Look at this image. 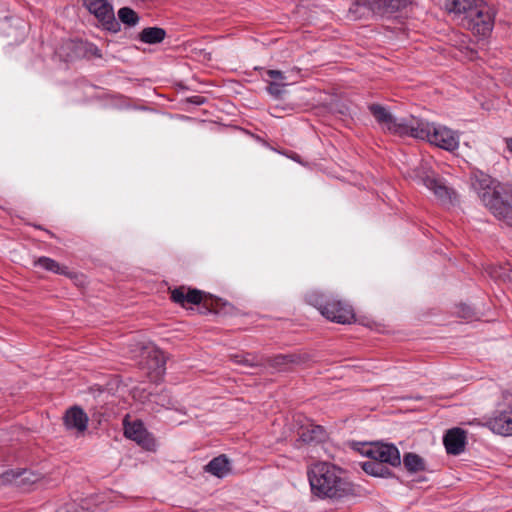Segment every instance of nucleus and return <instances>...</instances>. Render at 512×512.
Instances as JSON below:
<instances>
[{
  "mask_svg": "<svg viewBox=\"0 0 512 512\" xmlns=\"http://www.w3.org/2000/svg\"><path fill=\"white\" fill-rule=\"evenodd\" d=\"M307 477L311 493L318 499L341 501L358 495L357 487L343 475V470L329 462L310 465Z\"/></svg>",
  "mask_w": 512,
  "mask_h": 512,
  "instance_id": "obj_1",
  "label": "nucleus"
},
{
  "mask_svg": "<svg viewBox=\"0 0 512 512\" xmlns=\"http://www.w3.org/2000/svg\"><path fill=\"white\" fill-rule=\"evenodd\" d=\"M449 13L463 15V25L474 34L487 36L494 27L496 11L484 0H444Z\"/></svg>",
  "mask_w": 512,
  "mask_h": 512,
  "instance_id": "obj_2",
  "label": "nucleus"
},
{
  "mask_svg": "<svg viewBox=\"0 0 512 512\" xmlns=\"http://www.w3.org/2000/svg\"><path fill=\"white\" fill-rule=\"evenodd\" d=\"M361 453L369 458L361 463V468L371 476L391 478L394 473L388 465L392 467L401 465L400 452L393 444L382 442L364 444Z\"/></svg>",
  "mask_w": 512,
  "mask_h": 512,
  "instance_id": "obj_3",
  "label": "nucleus"
},
{
  "mask_svg": "<svg viewBox=\"0 0 512 512\" xmlns=\"http://www.w3.org/2000/svg\"><path fill=\"white\" fill-rule=\"evenodd\" d=\"M409 136L426 140L446 151H454L459 147V135L452 129L424 120H413Z\"/></svg>",
  "mask_w": 512,
  "mask_h": 512,
  "instance_id": "obj_4",
  "label": "nucleus"
},
{
  "mask_svg": "<svg viewBox=\"0 0 512 512\" xmlns=\"http://www.w3.org/2000/svg\"><path fill=\"white\" fill-rule=\"evenodd\" d=\"M307 302L317 308L326 319L339 324H350L355 320L353 307L337 296L321 292H311L306 297Z\"/></svg>",
  "mask_w": 512,
  "mask_h": 512,
  "instance_id": "obj_5",
  "label": "nucleus"
},
{
  "mask_svg": "<svg viewBox=\"0 0 512 512\" xmlns=\"http://www.w3.org/2000/svg\"><path fill=\"white\" fill-rule=\"evenodd\" d=\"M170 298L181 307H186L187 304L199 305L203 303L204 307L216 314L221 312L220 306H226V303H222L221 299L213 297L205 298L201 290L186 286H179L170 290Z\"/></svg>",
  "mask_w": 512,
  "mask_h": 512,
  "instance_id": "obj_6",
  "label": "nucleus"
},
{
  "mask_svg": "<svg viewBox=\"0 0 512 512\" xmlns=\"http://www.w3.org/2000/svg\"><path fill=\"white\" fill-rule=\"evenodd\" d=\"M370 113L384 131L399 136H409L412 122L410 124L397 120L384 106L380 104H370L368 106Z\"/></svg>",
  "mask_w": 512,
  "mask_h": 512,
  "instance_id": "obj_7",
  "label": "nucleus"
},
{
  "mask_svg": "<svg viewBox=\"0 0 512 512\" xmlns=\"http://www.w3.org/2000/svg\"><path fill=\"white\" fill-rule=\"evenodd\" d=\"M83 6L93 14L103 29L117 33L120 23L116 20L113 6L107 0H82Z\"/></svg>",
  "mask_w": 512,
  "mask_h": 512,
  "instance_id": "obj_8",
  "label": "nucleus"
},
{
  "mask_svg": "<svg viewBox=\"0 0 512 512\" xmlns=\"http://www.w3.org/2000/svg\"><path fill=\"white\" fill-rule=\"evenodd\" d=\"M479 198L498 219L512 225V206L502 197L499 190L480 192Z\"/></svg>",
  "mask_w": 512,
  "mask_h": 512,
  "instance_id": "obj_9",
  "label": "nucleus"
},
{
  "mask_svg": "<svg viewBox=\"0 0 512 512\" xmlns=\"http://www.w3.org/2000/svg\"><path fill=\"white\" fill-rule=\"evenodd\" d=\"M348 12L353 20L365 18L370 14L380 16L392 14L386 0H355Z\"/></svg>",
  "mask_w": 512,
  "mask_h": 512,
  "instance_id": "obj_10",
  "label": "nucleus"
},
{
  "mask_svg": "<svg viewBox=\"0 0 512 512\" xmlns=\"http://www.w3.org/2000/svg\"><path fill=\"white\" fill-rule=\"evenodd\" d=\"M493 433L502 436H512V404L495 411L485 424Z\"/></svg>",
  "mask_w": 512,
  "mask_h": 512,
  "instance_id": "obj_11",
  "label": "nucleus"
},
{
  "mask_svg": "<svg viewBox=\"0 0 512 512\" xmlns=\"http://www.w3.org/2000/svg\"><path fill=\"white\" fill-rule=\"evenodd\" d=\"M2 478L5 482L12 483L24 490L30 489L42 480L41 474L27 469L8 470L2 474Z\"/></svg>",
  "mask_w": 512,
  "mask_h": 512,
  "instance_id": "obj_12",
  "label": "nucleus"
},
{
  "mask_svg": "<svg viewBox=\"0 0 512 512\" xmlns=\"http://www.w3.org/2000/svg\"><path fill=\"white\" fill-rule=\"evenodd\" d=\"M89 423L88 414L78 405L66 410V429L74 430L76 437L85 436Z\"/></svg>",
  "mask_w": 512,
  "mask_h": 512,
  "instance_id": "obj_13",
  "label": "nucleus"
},
{
  "mask_svg": "<svg viewBox=\"0 0 512 512\" xmlns=\"http://www.w3.org/2000/svg\"><path fill=\"white\" fill-rule=\"evenodd\" d=\"M124 435L146 449H151L154 446V439L151 434L146 430L144 424L136 420L132 423L124 420Z\"/></svg>",
  "mask_w": 512,
  "mask_h": 512,
  "instance_id": "obj_14",
  "label": "nucleus"
},
{
  "mask_svg": "<svg viewBox=\"0 0 512 512\" xmlns=\"http://www.w3.org/2000/svg\"><path fill=\"white\" fill-rule=\"evenodd\" d=\"M264 80L267 83L268 93L276 99L282 98L286 92V86L288 85L287 78L284 73L280 70H265L263 75Z\"/></svg>",
  "mask_w": 512,
  "mask_h": 512,
  "instance_id": "obj_15",
  "label": "nucleus"
},
{
  "mask_svg": "<svg viewBox=\"0 0 512 512\" xmlns=\"http://www.w3.org/2000/svg\"><path fill=\"white\" fill-rule=\"evenodd\" d=\"M443 443L448 454L459 455L465 449L466 433L461 428H452L446 432Z\"/></svg>",
  "mask_w": 512,
  "mask_h": 512,
  "instance_id": "obj_16",
  "label": "nucleus"
},
{
  "mask_svg": "<svg viewBox=\"0 0 512 512\" xmlns=\"http://www.w3.org/2000/svg\"><path fill=\"white\" fill-rule=\"evenodd\" d=\"M326 437V431L320 425L308 424L299 431V440L307 444L323 442Z\"/></svg>",
  "mask_w": 512,
  "mask_h": 512,
  "instance_id": "obj_17",
  "label": "nucleus"
},
{
  "mask_svg": "<svg viewBox=\"0 0 512 512\" xmlns=\"http://www.w3.org/2000/svg\"><path fill=\"white\" fill-rule=\"evenodd\" d=\"M204 470L218 478L226 477L231 471V464L225 454H221L213 458L205 467Z\"/></svg>",
  "mask_w": 512,
  "mask_h": 512,
  "instance_id": "obj_18",
  "label": "nucleus"
},
{
  "mask_svg": "<svg viewBox=\"0 0 512 512\" xmlns=\"http://www.w3.org/2000/svg\"><path fill=\"white\" fill-rule=\"evenodd\" d=\"M422 182L439 200L443 202L451 200L450 189L434 176L426 175L422 178Z\"/></svg>",
  "mask_w": 512,
  "mask_h": 512,
  "instance_id": "obj_19",
  "label": "nucleus"
},
{
  "mask_svg": "<svg viewBox=\"0 0 512 512\" xmlns=\"http://www.w3.org/2000/svg\"><path fill=\"white\" fill-rule=\"evenodd\" d=\"M308 356L306 354H297V353H290V354H278L274 357L268 358L266 360L267 364L282 369L286 367L289 364H300L307 361Z\"/></svg>",
  "mask_w": 512,
  "mask_h": 512,
  "instance_id": "obj_20",
  "label": "nucleus"
},
{
  "mask_svg": "<svg viewBox=\"0 0 512 512\" xmlns=\"http://www.w3.org/2000/svg\"><path fill=\"white\" fill-rule=\"evenodd\" d=\"M148 368L152 370L155 378H160L166 370V357L163 351L152 349L148 352Z\"/></svg>",
  "mask_w": 512,
  "mask_h": 512,
  "instance_id": "obj_21",
  "label": "nucleus"
},
{
  "mask_svg": "<svg viewBox=\"0 0 512 512\" xmlns=\"http://www.w3.org/2000/svg\"><path fill=\"white\" fill-rule=\"evenodd\" d=\"M166 37V31L160 27L144 28L138 35L141 42L147 44H158Z\"/></svg>",
  "mask_w": 512,
  "mask_h": 512,
  "instance_id": "obj_22",
  "label": "nucleus"
},
{
  "mask_svg": "<svg viewBox=\"0 0 512 512\" xmlns=\"http://www.w3.org/2000/svg\"><path fill=\"white\" fill-rule=\"evenodd\" d=\"M403 464L410 473L424 471L426 469L425 462L421 456L416 453L408 452L403 456Z\"/></svg>",
  "mask_w": 512,
  "mask_h": 512,
  "instance_id": "obj_23",
  "label": "nucleus"
},
{
  "mask_svg": "<svg viewBox=\"0 0 512 512\" xmlns=\"http://www.w3.org/2000/svg\"><path fill=\"white\" fill-rule=\"evenodd\" d=\"M492 180L491 178L483 173L475 174L472 178V187L479 194L480 192H487V190H494L495 188L491 187Z\"/></svg>",
  "mask_w": 512,
  "mask_h": 512,
  "instance_id": "obj_24",
  "label": "nucleus"
},
{
  "mask_svg": "<svg viewBox=\"0 0 512 512\" xmlns=\"http://www.w3.org/2000/svg\"><path fill=\"white\" fill-rule=\"evenodd\" d=\"M118 17L119 20L128 25V26H135L139 22V16L138 14L129 7H122L118 10Z\"/></svg>",
  "mask_w": 512,
  "mask_h": 512,
  "instance_id": "obj_25",
  "label": "nucleus"
},
{
  "mask_svg": "<svg viewBox=\"0 0 512 512\" xmlns=\"http://www.w3.org/2000/svg\"><path fill=\"white\" fill-rule=\"evenodd\" d=\"M34 266L49 272L61 273L60 265L56 261L48 257H40L34 260Z\"/></svg>",
  "mask_w": 512,
  "mask_h": 512,
  "instance_id": "obj_26",
  "label": "nucleus"
},
{
  "mask_svg": "<svg viewBox=\"0 0 512 512\" xmlns=\"http://www.w3.org/2000/svg\"><path fill=\"white\" fill-rule=\"evenodd\" d=\"M236 363L245 364L247 366H258L261 365L262 362L256 356H252L250 354L247 355H236L234 357Z\"/></svg>",
  "mask_w": 512,
  "mask_h": 512,
  "instance_id": "obj_27",
  "label": "nucleus"
},
{
  "mask_svg": "<svg viewBox=\"0 0 512 512\" xmlns=\"http://www.w3.org/2000/svg\"><path fill=\"white\" fill-rule=\"evenodd\" d=\"M457 315L463 319L471 320L475 316V312L471 306L460 304L457 307Z\"/></svg>",
  "mask_w": 512,
  "mask_h": 512,
  "instance_id": "obj_28",
  "label": "nucleus"
},
{
  "mask_svg": "<svg viewBox=\"0 0 512 512\" xmlns=\"http://www.w3.org/2000/svg\"><path fill=\"white\" fill-rule=\"evenodd\" d=\"M410 1L411 0H386L388 8H390L392 14L406 7L410 3Z\"/></svg>",
  "mask_w": 512,
  "mask_h": 512,
  "instance_id": "obj_29",
  "label": "nucleus"
},
{
  "mask_svg": "<svg viewBox=\"0 0 512 512\" xmlns=\"http://www.w3.org/2000/svg\"><path fill=\"white\" fill-rule=\"evenodd\" d=\"M185 101L187 103L200 106V105H203L204 103H206L207 99L201 95H194V96L187 97L185 99Z\"/></svg>",
  "mask_w": 512,
  "mask_h": 512,
  "instance_id": "obj_30",
  "label": "nucleus"
},
{
  "mask_svg": "<svg viewBox=\"0 0 512 512\" xmlns=\"http://www.w3.org/2000/svg\"><path fill=\"white\" fill-rule=\"evenodd\" d=\"M66 277H70V278L74 279L75 280V284L77 286H81V285L84 284V277L82 275L79 278L77 275L71 276L69 273L66 272Z\"/></svg>",
  "mask_w": 512,
  "mask_h": 512,
  "instance_id": "obj_31",
  "label": "nucleus"
},
{
  "mask_svg": "<svg viewBox=\"0 0 512 512\" xmlns=\"http://www.w3.org/2000/svg\"><path fill=\"white\" fill-rule=\"evenodd\" d=\"M84 509H85V506L83 504H81L77 507L72 506L71 508L66 510V512H79L80 510H84Z\"/></svg>",
  "mask_w": 512,
  "mask_h": 512,
  "instance_id": "obj_32",
  "label": "nucleus"
},
{
  "mask_svg": "<svg viewBox=\"0 0 512 512\" xmlns=\"http://www.w3.org/2000/svg\"><path fill=\"white\" fill-rule=\"evenodd\" d=\"M507 148L512 152V138L507 140Z\"/></svg>",
  "mask_w": 512,
  "mask_h": 512,
  "instance_id": "obj_33",
  "label": "nucleus"
}]
</instances>
